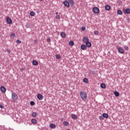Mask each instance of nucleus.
I'll use <instances>...</instances> for the list:
<instances>
[{"mask_svg":"<svg viewBox=\"0 0 130 130\" xmlns=\"http://www.w3.org/2000/svg\"><path fill=\"white\" fill-rule=\"evenodd\" d=\"M80 96L83 101H86V100L88 99V95H87V93L84 91L80 92Z\"/></svg>","mask_w":130,"mask_h":130,"instance_id":"nucleus-1","label":"nucleus"},{"mask_svg":"<svg viewBox=\"0 0 130 130\" xmlns=\"http://www.w3.org/2000/svg\"><path fill=\"white\" fill-rule=\"evenodd\" d=\"M11 98L13 100V101H16V100H18V95L15 92L12 93Z\"/></svg>","mask_w":130,"mask_h":130,"instance_id":"nucleus-2","label":"nucleus"},{"mask_svg":"<svg viewBox=\"0 0 130 130\" xmlns=\"http://www.w3.org/2000/svg\"><path fill=\"white\" fill-rule=\"evenodd\" d=\"M92 12L94 14H99V13H100V10H99V8H98V7H95L93 8Z\"/></svg>","mask_w":130,"mask_h":130,"instance_id":"nucleus-3","label":"nucleus"},{"mask_svg":"<svg viewBox=\"0 0 130 130\" xmlns=\"http://www.w3.org/2000/svg\"><path fill=\"white\" fill-rule=\"evenodd\" d=\"M118 51L121 54H123V53H124V50H123L121 47L118 48Z\"/></svg>","mask_w":130,"mask_h":130,"instance_id":"nucleus-4","label":"nucleus"},{"mask_svg":"<svg viewBox=\"0 0 130 130\" xmlns=\"http://www.w3.org/2000/svg\"><path fill=\"white\" fill-rule=\"evenodd\" d=\"M63 4L65 7H67V8H70V4L69 3V1H64L63 2Z\"/></svg>","mask_w":130,"mask_h":130,"instance_id":"nucleus-5","label":"nucleus"},{"mask_svg":"<svg viewBox=\"0 0 130 130\" xmlns=\"http://www.w3.org/2000/svg\"><path fill=\"white\" fill-rule=\"evenodd\" d=\"M6 21H7V24H12V23H13L12 19L9 17H7L6 18Z\"/></svg>","mask_w":130,"mask_h":130,"instance_id":"nucleus-6","label":"nucleus"},{"mask_svg":"<svg viewBox=\"0 0 130 130\" xmlns=\"http://www.w3.org/2000/svg\"><path fill=\"white\" fill-rule=\"evenodd\" d=\"M37 98L39 100H42V99H43V96H42L41 94H38L37 95Z\"/></svg>","mask_w":130,"mask_h":130,"instance_id":"nucleus-7","label":"nucleus"},{"mask_svg":"<svg viewBox=\"0 0 130 130\" xmlns=\"http://www.w3.org/2000/svg\"><path fill=\"white\" fill-rule=\"evenodd\" d=\"M1 91L2 92V93H5L6 92V91H7V89H6L5 87L2 86L1 87Z\"/></svg>","mask_w":130,"mask_h":130,"instance_id":"nucleus-8","label":"nucleus"},{"mask_svg":"<svg viewBox=\"0 0 130 130\" xmlns=\"http://www.w3.org/2000/svg\"><path fill=\"white\" fill-rule=\"evenodd\" d=\"M123 13H125L126 14H130V9L127 8L123 10Z\"/></svg>","mask_w":130,"mask_h":130,"instance_id":"nucleus-9","label":"nucleus"},{"mask_svg":"<svg viewBox=\"0 0 130 130\" xmlns=\"http://www.w3.org/2000/svg\"><path fill=\"white\" fill-rule=\"evenodd\" d=\"M83 41L85 43H87V42H89V39L88 38H87V37H84L83 39Z\"/></svg>","mask_w":130,"mask_h":130,"instance_id":"nucleus-10","label":"nucleus"},{"mask_svg":"<svg viewBox=\"0 0 130 130\" xmlns=\"http://www.w3.org/2000/svg\"><path fill=\"white\" fill-rule=\"evenodd\" d=\"M105 9L106 11H110L111 7L109 5H106L105 7Z\"/></svg>","mask_w":130,"mask_h":130,"instance_id":"nucleus-11","label":"nucleus"},{"mask_svg":"<svg viewBox=\"0 0 130 130\" xmlns=\"http://www.w3.org/2000/svg\"><path fill=\"white\" fill-rule=\"evenodd\" d=\"M71 117L73 118V119H78V116H77L75 114H72L71 115Z\"/></svg>","mask_w":130,"mask_h":130,"instance_id":"nucleus-12","label":"nucleus"},{"mask_svg":"<svg viewBox=\"0 0 130 130\" xmlns=\"http://www.w3.org/2000/svg\"><path fill=\"white\" fill-rule=\"evenodd\" d=\"M81 48L82 50H86V49L87 48V47H86V45H82L81 46Z\"/></svg>","mask_w":130,"mask_h":130,"instance_id":"nucleus-13","label":"nucleus"},{"mask_svg":"<svg viewBox=\"0 0 130 130\" xmlns=\"http://www.w3.org/2000/svg\"><path fill=\"white\" fill-rule=\"evenodd\" d=\"M86 43V46H87V47H91V46H92V44H91V43L87 42V43Z\"/></svg>","mask_w":130,"mask_h":130,"instance_id":"nucleus-14","label":"nucleus"},{"mask_svg":"<svg viewBox=\"0 0 130 130\" xmlns=\"http://www.w3.org/2000/svg\"><path fill=\"white\" fill-rule=\"evenodd\" d=\"M108 115L107 113H103V117H104L105 118H108Z\"/></svg>","mask_w":130,"mask_h":130,"instance_id":"nucleus-15","label":"nucleus"},{"mask_svg":"<svg viewBox=\"0 0 130 130\" xmlns=\"http://www.w3.org/2000/svg\"><path fill=\"white\" fill-rule=\"evenodd\" d=\"M60 35H61V37H62V38H64L66 36V35L64 33V32H61Z\"/></svg>","mask_w":130,"mask_h":130,"instance_id":"nucleus-16","label":"nucleus"},{"mask_svg":"<svg viewBox=\"0 0 130 130\" xmlns=\"http://www.w3.org/2000/svg\"><path fill=\"white\" fill-rule=\"evenodd\" d=\"M114 94L116 97H119V92L118 91H115Z\"/></svg>","mask_w":130,"mask_h":130,"instance_id":"nucleus-17","label":"nucleus"},{"mask_svg":"<svg viewBox=\"0 0 130 130\" xmlns=\"http://www.w3.org/2000/svg\"><path fill=\"white\" fill-rule=\"evenodd\" d=\"M31 122L33 123V124H36V123H37V120H36L35 119H32L31 120Z\"/></svg>","mask_w":130,"mask_h":130,"instance_id":"nucleus-18","label":"nucleus"},{"mask_svg":"<svg viewBox=\"0 0 130 130\" xmlns=\"http://www.w3.org/2000/svg\"><path fill=\"white\" fill-rule=\"evenodd\" d=\"M32 64L33 66H37V64H38V62H37V61H36V60H33Z\"/></svg>","mask_w":130,"mask_h":130,"instance_id":"nucleus-19","label":"nucleus"},{"mask_svg":"<svg viewBox=\"0 0 130 130\" xmlns=\"http://www.w3.org/2000/svg\"><path fill=\"white\" fill-rule=\"evenodd\" d=\"M101 88H102L103 89H105V88H106V85H105V84L102 83V84L101 85Z\"/></svg>","mask_w":130,"mask_h":130,"instance_id":"nucleus-20","label":"nucleus"},{"mask_svg":"<svg viewBox=\"0 0 130 130\" xmlns=\"http://www.w3.org/2000/svg\"><path fill=\"white\" fill-rule=\"evenodd\" d=\"M74 41H70V42H69V45L70 46H74Z\"/></svg>","mask_w":130,"mask_h":130,"instance_id":"nucleus-21","label":"nucleus"},{"mask_svg":"<svg viewBox=\"0 0 130 130\" xmlns=\"http://www.w3.org/2000/svg\"><path fill=\"white\" fill-rule=\"evenodd\" d=\"M83 81L84 83H88V82H89V81L88 80V78H84Z\"/></svg>","mask_w":130,"mask_h":130,"instance_id":"nucleus-22","label":"nucleus"},{"mask_svg":"<svg viewBox=\"0 0 130 130\" xmlns=\"http://www.w3.org/2000/svg\"><path fill=\"white\" fill-rule=\"evenodd\" d=\"M30 16H31V17H33L34 16H35V12L31 11L30 12Z\"/></svg>","mask_w":130,"mask_h":130,"instance_id":"nucleus-23","label":"nucleus"},{"mask_svg":"<svg viewBox=\"0 0 130 130\" xmlns=\"http://www.w3.org/2000/svg\"><path fill=\"white\" fill-rule=\"evenodd\" d=\"M117 14L118 15H122V11H121L120 10H118L117 11Z\"/></svg>","mask_w":130,"mask_h":130,"instance_id":"nucleus-24","label":"nucleus"},{"mask_svg":"<svg viewBox=\"0 0 130 130\" xmlns=\"http://www.w3.org/2000/svg\"><path fill=\"white\" fill-rule=\"evenodd\" d=\"M50 127H51V128H54V127H55V124H51L50 125Z\"/></svg>","mask_w":130,"mask_h":130,"instance_id":"nucleus-25","label":"nucleus"},{"mask_svg":"<svg viewBox=\"0 0 130 130\" xmlns=\"http://www.w3.org/2000/svg\"><path fill=\"white\" fill-rule=\"evenodd\" d=\"M68 2L71 5H74V1L73 0H68Z\"/></svg>","mask_w":130,"mask_h":130,"instance_id":"nucleus-26","label":"nucleus"},{"mask_svg":"<svg viewBox=\"0 0 130 130\" xmlns=\"http://www.w3.org/2000/svg\"><path fill=\"white\" fill-rule=\"evenodd\" d=\"M32 115L33 117H36V116H37V113L34 112V113H32Z\"/></svg>","mask_w":130,"mask_h":130,"instance_id":"nucleus-27","label":"nucleus"},{"mask_svg":"<svg viewBox=\"0 0 130 130\" xmlns=\"http://www.w3.org/2000/svg\"><path fill=\"white\" fill-rule=\"evenodd\" d=\"M63 125H65V126H67L68 125H69V122L67 121H64Z\"/></svg>","mask_w":130,"mask_h":130,"instance_id":"nucleus-28","label":"nucleus"},{"mask_svg":"<svg viewBox=\"0 0 130 130\" xmlns=\"http://www.w3.org/2000/svg\"><path fill=\"white\" fill-rule=\"evenodd\" d=\"M56 58H57V59H60V55L57 54V55H56Z\"/></svg>","mask_w":130,"mask_h":130,"instance_id":"nucleus-29","label":"nucleus"},{"mask_svg":"<svg viewBox=\"0 0 130 130\" xmlns=\"http://www.w3.org/2000/svg\"><path fill=\"white\" fill-rule=\"evenodd\" d=\"M17 43H18L19 44H21L22 43V41H20L19 40H17L16 41Z\"/></svg>","mask_w":130,"mask_h":130,"instance_id":"nucleus-30","label":"nucleus"},{"mask_svg":"<svg viewBox=\"0 0 130 130\" xmlns=\"http://www.w3.org/2000/svg\"><path fill=\"white\" fill-rule=\"evenodd\" d=\"M30 105H32V106L35 105V103L34 102H33V101H31L30 102Z\"/></svg>","mask_w":130,"mask_h":130,"instance_id":"nucleus-31","label":"nucleus"},{"mask_svg":"<svg viewBox=\"0 0 130 130\" xmlns=\"http://www.w3.org/2000/svg\"><path fill=\"white\" fill-rule=\"evenodd\" d=\"M99 119H100V120H103L104 119V118H103V116H100L99 117Z\"/></svg>","mask_w":130,"mask_h":130,"instance_id":"nucleus-32","label":"nucleus"},{"mask_svg":"<svg viewBox=\"0 0 130 130\" xmlns=\"http://www.w3.org/2000/svg\"><path fill=\"white\" fill-rule=\"evenodd\" d=\"M94 35H98V34H99L98 31L95 30L94 31Z\"/></svg>","mask_w":130,"mask_h":130,"instance_id":"nucleus-33","label":"nucleus"},{"mask_svg":"<svg viewBox=\"0 0 130 130\" xmlns=\"http://www.w3.org/2000/svg\"><path fill=\"white\" fill-rule=\"evenodd\" d=\"M56 19H60V16H59V15H57L56 16Z\"/></svg>","mask_w":130,"mask_h":130,"instance_id":"nucleus-34","label":"nucleus"},{"mask_svg":"<svg viewBox=\"0 0 130 130\" xmlns=\"http://www.w3.org/2000/svg\"><path fill=\"white\" fill-rule=\"evenodd\" d=\"M15 34H12L11 35H10V37H15Z\"/></svg>","mask_w":130,"mask_h":130,"instance_id":"nucleus-35","label":"nucleus"},{"mask_svg":"<svg viewBox=\"0 0 130 130\" xmlns=\"http://www.w3.org/2000/svg\"><path fill=\"white\" fill-rule=\"evenodd\" d=\"M124 48H125V49L126 50H128V46H124Z\"/></svg>","mask_w":130,"mask_h":130,"instance_id":"nucleus-36","label":"nucleus"},{"mask_svg":"<svg viewBox=\"0 0 130 130\" xmlns=\"http://www.w3.org/2000/svg\"><path fill=\"white\" fill-rule=\"evenodd\" d=\"M82 31H85V30H86V27H82Z\"/></svg>","mask_w":130,"mask_h":130,"instance_id":"nucleus-37","label":"nucleus"},{"mask_svg":"<svg viewBox=\"0 0 130 130\" xmlns=\"http://www.w3.org/2000/svg\"><path fill=\"white\" fill-rule=\"evenodd\" d=\"M7 51L8 52V53H11V49H7Z\"/></svg>","mask_w":130,"mask_h":130,"instance_id":"nucleus-38","label":"nucleus"},{"mask_svg":"<svg viewBox=\"0 0 130 130\" xmlns=\"http://www.w3.org/2000/svg\"><path fill=\"white\" fill-rule=\"evenodd\" d=\"M0 108L3 109V108H4V106H3V105H0Z\"/></svg>","mask_w":130,"mask_h":130,"instance_id":"nucleus-39","label":"nucleus"},{"mask_svg":"<svg viewBox=\"0 0 130 130\" xmlns=\"http://www.w3.org/2000/svg\"><path fill=\"white\" fill-rule=\"evenodd\" d=\"M38 41H37V40H34L35 43H37Z\"/></svg>","mask_w":130,"mask_h":130,"instance_id":"nucleus-40","label":"nucleus"},{"mask_svg":"<svg viewBox=\"0 0 130 130\" xmlns=\"http://www.w3.org/2000/svg\"><path fill=\"white\" fill-rule=\"evenodd\" d=\"M47 41L48 42H50V39H49V38L47 39Z\"/></svg>","mask_w":130,"mask_h":130,"instance_id":"nucleus-41","label":"nucleus"},{"mask_svg":"<svg viewBox=\"0 0 130 130\" xmlns=\"http://www.w3.org/2000/svg\"><path fill=\"white\" fill-rule=\"evenodd\" d=\"M58 14V12H56V15H57Z\"/></svg>","mask_w":130,"mask_h":130,"instance_id":"nucleus-42","label":"nucleus"},{"mask_svg":"<svg viewBox=\"0 0 130 130\" xmlns=\"http://www.w3.org/2000/svg\"><path fill=\"white\" fill-rule=\"evenodd\" d=\"M21 71H24V68H22Z\"/></svg>","mask_w":130,"mask_h":130,"instance_id":"nucleus-43","label":"nucleus"},{"mask_svg":"<svg viewBox=\"0 0 130 130\" xmlns=\"http://www.w3.org/2000/svg\"><path fill=\"white\" fill-rule=\"evenodd\" d=\"M39 1H40V2H42V1H43V0H39Z\"/></svg>","mask_w":130,"mask_h":130,"instance_id":"nucleus-44","label":"nucleus"}]
</instances>
